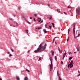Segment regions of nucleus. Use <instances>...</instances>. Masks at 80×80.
Wrapping results in <instances>:
<instances>
[{
  "mask_svg": "<svg viewBox=\"0 0 80 80\" xmlns=\"http://www.w3.org/2000/svg\"><path fill=\"white\" fill-rule=\"evenodd\" d=\"M46 44L45 43V42H42V44H40L37 50L34 51V52L35 53H38L42 52L43 50H44L46 48Z\"/></svg>",
  "mask_w": 80,
  "mask_h": 80,
  "instance_id": "f257e3e1",
  "label": "nucleus"
},
{
  "mask_svg": "<svg viewBox=\"0 0 80 80\" xmlns=\"http://www.w3.org/2000/svg\"><path fill=\"white\" fill-rule=\"evenodd\" d=\"M73 61L72 60L71 61V62H70V64H68V68H69L70 67V68H72V67H73Z\"/></svg>",
  "mask_w": 80,
  "mask_h": 80,
  "instance_id": "f03ea898",
  "label": "nucleus"
},
{
  "mask_svg": "<svg viewBox=\"0 0 80 80\" xmlns=\"http://www.w3.org/2000/svg\"><path fill=\"white\" fill-rule=\"evenodd\" d=\"M76 12L77 13L78 15H80V8L79 7H78V8L76 9Z\"/></svg>",
  "mask_w": 80,
  "mask_h": 80,
  "instance_id": "7ed1b4c3",
  "label": "nucleus"
},
{
  "mask_svg": "<svg viewBox=\"0 0 80 80\" xmlns=\"http://www.w3.org/2000/svg\"><path fill=\"white\" fill-rule=\"evenodd\" d=\"M50 71H52V70L53 68V64H52V58L51 60V64L50 65Z\"/></svg>",
  "mask_w": 80,
  "mask_h": 80,
  "instance_id": "20e7f679",
  "label": "nucleus"
},
{
  "mask_svg": "<svg viewBox=\"0 0 80 80\" xmlns=\"http://www.w3.org/2000/svg\"><path fill=\"white\" fill-rule=\"evenodd\" d=\"M57 38V40H58V39H59V38H58V37H55L53 39V41H52V43H54V42H55V39Z\"/></svg>",
  "mask_w": 80,
  "mask_h": 80,
  "instance_id": "39448f33",
  "label": "nucleus"
},
{
  "mask_svg": "<svg viewBox=\"0 0 80 80\" xmlns=\"http://www.w3.org/2000/svg\"><path fill=\"white\" fill-rule=\"evenodd\" d=\"M75 30L73 29V34L74 35V38L75 37Z\"/></svg>",
  "mask_w": 80,
  "mask_h": 80,
  "instance_id": "423d86ee",
  "label": "nucleus"
},
{
  "mask_svg": "<svg viewBox=\"0 0 80 80\" xmlns=\"http://www.w3.org/2000/svg\"><path fill=\"white\" fill-rule=\"evenodd\" d=\"M66 55H67V53H64L63 54V57H65Z\"/></svg>",
  "mask_w": 80,
  "mask_h": 80,
  "instance_id": "0eeeda50",
  "label": "nucleus"
},
{
  "mask_svg": "<svg viewBox=\"0 0 80 80\" xmlns=\"http://www.w3.org/2000/svg\"><path fill=\"white\" fill-rule=\"evenodd\" d=\"M38 19H39V20H38V21L39 22H40V21H41V20H42V19L39 18H38Z\"/></svg>",
  "mask_w": 80,
  "mask_h": 80,
  "instance_id": "6e6552de",
  "label": "nucleus"
},
{
  "mask_svg": "<svg viewBox=\"0 0 80 80\" xmlns=\"http://www.w3.org/2000/svg\"><path fill=\"white\" fill-rule=\"evenodd\" d=\"M28 80V78L27 77H25L24 78V80Z\"/></svg>",
  "mask_w": 80,
  "mask_h": 80,
  "instance_id": "1a4fd4ad",
  "label": "nucleus"
},
{
  "mask_svg": "<svg viewBox=\"0 0 80 80\" xmlns=\"http://www.w3.org/2000/svg\"><path fill=\"white\" fill-rule=\"evenodd\" d=\"M43 32H44V33H47V30L45 29H44L43 30Z\"/></svg>",
  "mask_w": 80,
  "mask_h": 80,
  "instance_id": "9d476101",
  "label": "nucleus"
},
{
  "mask_svg": "<svg viewBox=\"0 0 80 80\" xmlns=\"http://www.w3.org/2000/svg\"><path fill=\"white\" fill-rule=\"evenodd\" d=\"M79 36H80V34H78V35L76 36V37H75V38H76L77 37H79Z\"/></svg>",
  "mask_w": 80,
  "mask_h": 80,
  "instance_id": "9b49d317",
  "label": "nucleus"
},
{
  "mask_svg": "<svg viewBox=\"0 0 80 80\" xmlns=\"http://www.w3.org/2000/svg\"><path fill=\"white\" fill-rule=\"evenodd\" d=\"M57 74H58V76L59 77H60V73H58V72Z\"/></svg>",
  "mask_w": 80,
  "mask_h": 80,
  "instance_id": "f8f14e48",
  "label": "nucleus"
},
{
  "mask_svg": "<svg viewBox=\"0 0 80 80\" xmlns=\"http://www.w3.org/2000/svg\"><path fill=\"white\" fill-rule=\"evenodd\" d=\"M58 51H59L60 52V51H62V50H60V48H58Z\"/></svg>",
  "mask_w": 80,
  "mask_h": 80,
  "instance_id": "ddd939ff",
  "label": "nucleus"
},
{
  "mask_svg": "<svg viewBox=\"0 0 80 80\" xmlns=\"http://www.w3.org/2000/svg\"><path fill=\"white\" fill-rule=\"evenodd\" d=\"M70 40V36L68 37V38L67 40V42H68V40Z\"/></svg>",
  "mask_w": 80,
  "mask_h": 80,
  "instance_id": "4468645a",
  "label": "nucleus"
},
{
  "mask_svg": "<svg viewBox=\"0 0 80 80\" xmlns=\"http://www.w3.org/2000/svg\"><path fill=\"white\" fill-rule=\"evenodd\" d=\"M48 19H49V20H51L52 18V17L51 16L50 17V18H49V17H48Z\"/></svg>",
  "mask_w": 80,
  "mask_h": 80,
  "instance_id": "2eb2a0df",
  "label": "nucleus"
},
{
  "mask_svg": "<svg viewBox=\"0 0 80 80\" xmlns=\"http://www.w3.org/2000/svg\"><path fill=\"white\" fill-rule=\"evenodd\" d=\"M9 20H11L12 21L13 20V19L12 18H9Z\"/></svg>",
  "mask_w": 80,
  "mask_h": 80,
  "instance_id": "dca6fc26",
  "label": "nucleus"
},
{
  "mask_svg": "<svg viewBox=\"0 0 80 80\" xmlns=\"http://www.w3.org/2000/svg\"><path fill=\"white\" fill-rule=\"evenodd\" d=\"M55 59L56 61H57V57L55 56Z\"/></svg>",
  "mask_w": 80,
  "mask_h": 80,
  "instance_id": "f3484780",
  "label": "nucleus"
},
{
  "mask_svg": "<svg viewBox=\"0 0 80 80\" xmlns=\"http://www.w3.org/2000/svg\"><path fill=\"white\" fill-rule=\"evenodd\" d=\"M70 28H69V29H68V34H69V32H70Z\"/></svg>",
  "mask_w": 80,
  "mask_h": 80,
  "instance_id": "a211bd4d",
  "label": "nucleus"
},
{
  "mask_svg": "<svg viewBox=\"0 0 80 80\" xmlns=\"http://www.w3.org/2000/svg\"><path fill=\"white\" fill-rule=\"evenodd\" d=\"M78 31H76V33H75L76 36H77V32Z\"/></svg>",
  "mask_w": 80,
  "mask_h": 80,
  "instance_id": "6ab92c4d",
  "label": "nucleus"
},
{
  "mask_svg": "<svg viewBox=\"0 0 80 80\" xmlns=\"http://www.w3.org/2000/svg\"><path fill=\"white\" fill-rule=\"evenodd\" d=\"M52 26H53V27H55V24H54V23H52Z\"/></svg>",
  "mask_w": 80,
  "mask_h": 80,
  "instance_id": "aec40b11",
  "label": "nucleus"
},
{
  "mask_svg": "<svg viewBox=\"0 0 80 80\" xmlns=\"http://www.w3.org/2000/svg\"><path fill=\"white\" fill-rule=\"evenodd\" d=\"M52 55H54V52L52 51Z\"/></svg>",
  "mask_w": 80,
  "mask_h": 80,
  "instance_id": "412c9836",
  "label": "nucleus"
},
{
  "mask_svg": "<svg viewBox=\"0 0 80 80\" xmlns=\"http://www.w3.org/2000/svg\"><path fill=\"white\" fill-rule=\"evenodd\" d=\"M72 57H70L69 58V60H71V59H72Z\"/></svg>",
  "mask_w": 80,
  "mask_h": 80,
  "instance_id": "4be33fe9",
  "label": "nucleus"
},
{
  "mask_svg": "<svg viewBox=\"0 0 80 80\" xmlns=\"http://www.w3.org/2000/svg\"><path fill=\"white\" fill-rule=\"evenodd\" d=\"M61 64H62V65H63V62L62 61L61 62Z\"/></svg>",
  "mask_w": 80,
  "mask_h": 80,
  "instance_id": "5701e85b",
  "label": "nucleus"
},
{
  "mask_svg": "<svg viewBox=\"0 0 80 80\" xmlns=\"http://www.w3.org/2000/svg\"><path fill=\"white\" fill-rule=\"evenodd\" d=\"M16 25L17 27H18V23L17 22L16 23Z\"/></svg>",
  "mask_w": 80,
  "mask_h": 80,
  "instance_id": "b1692460",
  "label": "nucleus"
},
{
  "mask_svg": "<svg viewBox=\"0 0 80 80\" xmlns=\"http://www.w3.org/2000/svg\"><path fill=\"white\" fill-rule=\"evenodd\" d=\"M40 60H42V58H39V60H38V61L39 62L40 61Z\"/></svg>",
  "mask_w": 80,
  "mask_h": 80,
  "instance_id": "393cba45",
  "label": "nucleus"
},
{
  "mask_svg": "<svg viewBox=\"0 0 80 80\" xmlns=\"http://www.w3.org/2000/svg\"><path fill=\"white\" fill-rule=\"evenodd\" d=\"M26 71H27V72H30V71L29 70H28V69H26Z\"/></svg>",
  "mask_w": 80,
  "mask_h": 80,
  "instance_id": "a878e982",
  "label": "nucleus"
},
{
  "mask_svg": "<svg viewBox=\"0 0 80 80\" xmlns=\"http://www.w3.org/2000/svg\"><path fill=\"white\" fill-rule=\"evenodd\" d=\"M20 7H18V10H20Z\"/></svg>",
  "mask_w": 80,
  "mask_h": 80,
  "instance_id": "bb28decb",
  "label": "nucleus"
},
{
  "mask_svg": "<svg viewBox=\"0 0 80 80\" xmlns=\"http://www.w3.org/2000/svg\"><path fill=\"white\" fill-rule=\"evenodd\" d=\"M68 8H71V7H70V6H68Z\"/></svg>",
  "mask_w": 80,
  "mask_h": 80,
  "instance_id": "cd10ccee",
  "label": "nucleus"
},
{
  "mask_svg": "<svg viewBox=\"0 0 80 80\" xmlns=\"http://www.w3.org/2000/svg\"><path fill=\"white\" fill-rule=\"evenodd\" d=\"M57 11H58V12H60V9H57Z\"/></svg>",
  "mask_w": 80,
  "mask_h": 80,
  "instance_id": "c85d7f7f",
  "label": "nucleus"
},
{
  "mask_svg": "<svg viewBox=\"0 0 80 80\" xmlns=\"http://www.w3.org/2000/svg\"><path fill=\"white\" fill-rule=\"evenodd\" d=\"M59 80H62V78H60V77L59 76Z\"/></svg>",
  "mask_w": 80,
  "mask_h": 80,
  "instance_id": "c756f323",
  "label": "nucleus"
},
{
  "mask_svg": "<svg viewBox=\"0 0 80 80\" xmlns=\"http://www.w3.org/2000/svg\"><path fill=\"white\" fill-rule=\"evenodd\" d=\"M52 57H51L50 58V60L51 61V60H52Z\"/></svg>",
  "mask_w": 80,
  "mask_h": 80,
  "instance_id": "7c9ffc66",
  "label": "nucleus"
},
{
  "mask_svg": "<svg viewBox=\"0 0 80 80\" xmlns=\"http://www.w3.org/2000/svg\"><path fill=\"white\" fill-rule=\"evenodd\" d=\"M69 55H71V54L72 55V52H70L69 53Z\"/></svg>",
  "mask_w": 80,
  "mask_h": 80,
  "instance_id": "2f4dec72",
  "label": "nucleus"
},
{
  "mask_svg": "<svg viewBox=\"0 0 80 80\" xmlns=\"http://www.w3.org/2000/svg\"><path fill=\"white\" fill-rule=\"evenodd\" d=\"M34 16H35V17H37V15L36 14H34Z\"/></svg>",
  "mask_w": 80,
  "mask_h": 80,
  "instance_id": "473e14b6",
  "label": "nucleus"
},
{
  "mask_svg": "<svg viewBox=\"0 0 80 80\" xmlns=\"http://www.w3.org/2000/svg\"><path fill=\"white\" fill-rule=\"evenodd\" d=\"M28 23H29V24H30V25H31V22H28Z\"/></svg>",
  "mask_w": 80,
  "mask_h": 80,
  "instance_id": "72a5a7b5",
  "label": "nucleus"
},
{
  "mask_svg": "<svg viewBox=\"0 0 80 80\" xmlns=\"http://www.w3.org/2000/svg\"><path fill=\"white\" fill-rule=\"evenodd\" d=\"M28 30L27 29L26 30V32H27V33H28Z\"/></svg>",
  "mask_w": 80,
  "mask_h": 80,
  "instance_id": "f704fd0d",
  "label": "nucleus"
},
{
  "mask_svg": "<svg viewBox=\"0 0 80 80\" xmlns=\"http://www.w3.org/2000/svg\"><path fill=\"white\" fill-rule=\"evenodd\" d=\"M17 80H20V79H19V78H17Z\"/></svg>",
  "mask_w": 80,
  "mask_h": 80,
  "instance_id": "c9c22d12",
  "label": "nucleus"
},
{
  "mask_svg": "<svg viewBox=\"0 0 80 80\" xmlns=\"http://www.w3.org/2000/svg\"><path fill=\"white\" fill-rule=\"evenodd\" d=\"M49 27L50 29H52V27H51V26H49Z\"/></svg>",
  "mask_w": 80,
  "mask_h": 80,
  "instance_id": "e433bc0d",
  "label": "nucleus"
},
{
  "mask_svg": "<svg viewBox=\"0 0 80 80\" xmlns=\"http://www.w3.org/2000/svg\"><path fill=\"white\" fill-rule=\"evenodd\" d=\"M43 23V20H41L40 23Z\"/></svg>",
  "mask_w": 80,
  "mask_h": 80,
  "instance_id": "4c0bfd02",
  "label": "nucleus"
},
{
  "mask_svg": "<svg viewBox=\"0 0 80 80\" xmlns=\"http://www.w3.org/2000/svg\"><path fill=\"white\" fill-rule=\"evenodd\" d=\"M73 30H75V27H73Z\"/></svg>",
  "mask_w": 80,
  "mask_h": 80,
  "instance_id": "58836bf2",
  "label": "nucleus"
},
{
  "mask_svg": "<svg viewBox=\"0 0 80 80\" xmlns=\"http://www.w3.org/2000/svg\"><path fill=\"white\" fill-rule=\"evenodd\" d=\"M9 56L10 57H11V56H12V54H9Z\"/></svg>",
  "mask_w": 80,
  "mask_h": 80,
  "instance_id": "ea45409f",
  "label": "nucleus"
},
{
  "mask_svg": "<svg viewBox=\"0 0 80 80\" xmlns=\"http://www.w3.org/2000/svg\"><path fill=\"white\" fill-rule=\"evenodd\" d=\"M11 50H12V52H13V50L11 48Z\"/></svg>",
  "mask_w": 80,
  "mask_h": 80,
  "instance_id": "a19ab883",
  "label": "nucleus"
},
{
  "mask_svg": "<svg viewBox=\"0 0 80 80\" xmlns=\"http://www.w3.org/2000/svg\"><path fill=\"white\" fill-rule=\"evenodd\" d=\"M64 58H65V57H64L63 56L62 60H64Z\"/></svg>",
  "mask_w": 80,
  "mask_h": 80,
  "instance_id": "79ce46f5",
  "label": "nucleus"
},
{
  "mask_svg": "<svg viewBox=\"0 0 80 80\" xmlns=\"http://www.w3.org/2000/svg\"><path fill=\"white\" fill-rule=\"evenodd\" d=\"M50 23V22H49L47 23V25H48V24H49V23Z\"/></svg>",
  "mask_w": 80,
  "mask_h": 80,
  "instance_id": "37998d69",
  "label": "nucleus"
},
{
  "mask_svg": "<svg viewBox=\"0 0 80 80\" xmlns=\"http://www.w3.org/2000/svg\"><path fill=\"white\" fill-rule=\"evenodd\" d=\"M22 17V18H25V17L23 16Z\"/></svg>",
  "mask_w": 80,
  "mask_h": 80,
  "instance_id": "c03bdc74",
  "label": "nucleus"
},
{
  "mask_svg": "<svg viewBox=\"0 0 80 80\" xmlns=\"http://www.w3.org/2000/svg\"><path fill=\"white\" fill-rule=\"evenodd\" d=\"M73 27H75V24H74Z\"/></svg>",
  "mask_w": 80,
  "mask_h": 80,
  "instance_id": "a18cd8bd",
  "label": "nucleus"
},
{
  "mask_svg": "<svg viewBox=\"0 0 80 80\" xmlns=\"http://www.w3.org/2000/svg\"><path fill=\"white\" fill-rule=\"evenodd\" d=\"M48 7H50V4H48Z\"/></svg>",
  "mask_w": 80,
  "mask_h": 80,
  "instance_id": "49530a36",
  "label": "nucleus"
},
{
  "mask_svg": "<svg viewBox=\"0 0 80 80\" xmlns=\"http://www.w3.org/2000/svg\"><path fill=\"white\" fill-rule=\"evenodd\" d=\"M47 24H46L45 25V27L46 28H47Z\"/></svg>",
  "mask_w": 80,
  "mask_h": 80,
  "instance_id": "de8ad7c7",
  "label": "nucleus"
},
{
  "mask_svg": "<svg viewBox=\"0 0 80 80\" xmlns=\"http://www.w3.org/2000/svg\"><path fill=\"white\" fill-rule=\"evenodd\" d=\"M64 14H65V15H67V13H66L65 12H64Z\"/></svg>",
  "mask_w": 80,
  "mask_h": 80,
  "instance_id": "09e8293b",
  "label": "nucleus"
},
{
  "mask_svg": "<svg viewBox=\"0 0 80 80\" xmlns=\"http://www.w3.org/2000/svg\"><path fill=\"white\" fill-rule=\"evenodd\" d=\"M33 19H34V20L35 22H36V20H35V18H34Z\"/></svg>",
  "mask_w": 80,
  "mask_h": 80,
  "instance_id": "8fccbe9b",
  "label": "nucleus"
},
{
  "mask_svg": "<svg viewBox=\"0 0 80 80\" xmlns=\"http://www.w3.org/2000/svg\"><path fill=\"white\" fill-rule=\"evenodd\" d=\"M30 19H32V18L30 17Z\"/></svg>",
  "mask_w": 80,
  "mask_h": 80,
  "instance_id": "3c124183",
  "label": "nucleus"
},
{
  "mask_svg": "<svg viewBox=\"0 0 80 80\" xmlns=\"http://www.w3.org/2000/svg\"><path fill=\"white\" fill-rule=\"evenodd\" d=\"M28 66L29 67H30V65H28Z\"/></svg>",
  "mask_w": 80,
  "mask_h": 80,
  "instance_id": "603ef678",
  "label": "nucleus"
},
{
  "mask_svg": "<svg viewBox=\"0 0 80 80\" xmlns=\"http://www.w3.org/2000/svg\"><path fill=\"white\" fill-rule=\"evenodd\" d=\"M64 52H65V53H66V51H65V50H64Z\"/></svg>",
  "mask_w": 80,
  "mask_h": 80,
  "instance_id": "864d4df0",
  "label": "nucleus"
},
{
  "mask_svg": "<svg viewBox=\"0 0 80 80\" xmlns=\"http://www.w3.org/2000/svg\"><path fill=\"white\" fill-rule=\"evenodd\" d=\"M74 53H77V52H74Z\"/></svg>",
  "mask_w": 80,
  "mask_h": 80,
  "instance_id": "5fc2aeb1",
  "label": "nucleus"
},
{
  "mask_svg": "<svg viewBox=\"0 0 80 80\" xmlns=\"http://www.w3.org/2000/svg\"><path fill=\"white\" fill-rule=\"evenodd\" d=\"M55 43L56 44V45H57V43L56 42H55Z\"/></svg>",
  "mask_w": 80,
  "mask_h": 80,
  "instance_id": "6e6d98bb",
  "label": "nucleus"
},
{
  "mask_svg": "<svg viewBox=\"0 0 80 80\" xmlns=\"http://www.w3.org/2000/svg\"><path fill=\"white\" fill-rule=\"evenodd\" d=\"M8 54H9V53H10V52H8Z\"/></svg>",
  "mask_w": 80,
  "mask_h": 80,
  "instance_id": "4d7b16f0",
  "label": "nucleus"
},
{
  "mask_svg": "<svg viewBox=\"0 0 80 80\" xmlns=\"http://www.w3.org/2000/svg\"><path fill=\"white\" fill-rule=\"evenodd\" d=\"M78 72L79 73H80V71H78Z\"/></svg>",
  "mask_w": 80,
  "mask_h": 80,
  "instance_id": "13d9d810",
  "label": "nucleus"
},
{
  "mask_svg": "<svg viewBox=\"0 0 80 80\" xmlns=\"http://www.w3.org/2000/svg\"><path fill=\"white\" fill-rule=\"evenodd\" d=\"M40 28L41 29H42V27H40Z\"/></svg>",
  "mask_w": 80,
  "mask_h": 80,
  "instance_id": "bf43d9fd",
  "label": "nucleus"
},
{
  "mask_svg": "<svg viewBox=\"0 0 80 80\" xmlns=\"http://www.w3.org/2000/svg\"><path fill=\"white\" fill-rule=\"evenodd\" d=\"M80 74H79L78 75V76H80Z\"/></svg>",
  "mask_w": 80,
  "mask_h": 80,
  "instance_id": "052dcab7",
  "label": "nucleus"
},
{
  "mask_svg": "<svg viewBox=\"0 0 80 80\" xmlns=\"http://www.w3.org/2000/svg\"><path fill=\"white\" fill-rule=\"evenodd\" d=\"M30 52V50H28V52Z\"/></svg>",
  "mask_w": 80,
  "mask_h": 80,
  "instance_id": "680f3d73",
  "label": "nucleus"
},
{
  "mask_svg": "<svg viewBox=\"0 0 80 80\" xmlns=\"http://www.w3.org/2000/svg\"><path fill=\"white\" fill-rule=\"evenodd\" d=\"M2 78H0V80H2Z\"/></svg>",
  "mask_w": 80,
  "mask_h": 80,
  "instance_id": "e2e57ef3",
  "label": "nucleus"
},
{
  "mask_svg": "<svg viewBox=\"0 0 80 80\" xmlns=\"http://www.w3.org/2000/svg\"><path fill=\"white\" fill-rule=\"evenodd\" d=\"M40 28H38V29H40Z\"/></svg>",
  "mask_w": 80,
  "mask_h": 80,
  "instance_id": "0e129e2a",
  "label": "nucleus"
},
{
  "mask_svg": "<svg viewBox=\"0 0 80 80\" xmlns=\"http://www.w3.org/2000/svg\"><path fill=\"white\" fill-rule=\"evenodd\" d=\"M14 17H15V15H14Z\"/></svg>",
  "mask_w": 80,
  "mask_h": 80,
  "instance_id": "69168bd1",
  "label": "nucleus"
},
{
  "mask_svg": "<svg viewBox=\"0 0 80 80\" xmlns=\"http://www.w3.org/2000/svg\"><path fill=\"white\" fill-rule=\"evenodd\" d=\"M36 29H38V28H36Z\"/></svg>",
  "mask_w": 80,
  "mask_h": 80,
  "instance_id": "338daca9",
  "label": "nucleus"
},
{
  "mask_svg": "<svg viewBox=\"0 0 80 80\" xmlns=\"http://www.w3.org/2000/svg\"><path fill=\"white\" fill-rule=\"evenodd\" d=\"M79 80H80V79Z\"/></svg>",
  "mask_w": 80,
  "mask_h": 80,
  "instance_id": "774afa93",
  "label": "nucleus"
}]
</instances>
